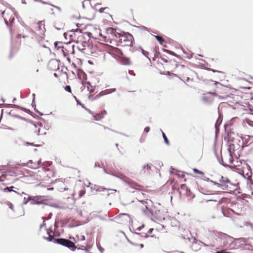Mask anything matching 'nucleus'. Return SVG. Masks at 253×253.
<instances>
[{"mask_svg":"<svg viewBox=\"0 0 253 253\" xmlns=\"http://www.w3.org/2000/svg\"><path fill=\"white\" fill-rule=\"evenodd\" d=\"M118 60L123 65H129L131 64L130 59L126 57L124 54Z\"/></svg>","mask_w":253,"mask_h":253,"instance_id":"obj_17","label":"nucleus"},{"mask_svg":"<svg viewBox=\"0 0 253 253\" xmlns=\"http://www.w3.org/2000/svg\"><path fill=\"white\" fill-rule=\"evenodd\" d=\"M155 38L156 40L160 42L161 44H162L163 42H164L165 40L163 37L159 36H156Z\"/></svg>","mask_w":253,"mask_h":253,"instance_id":"obj_22","label":"nucleus"},{"mask_svg":"<svg viewBox=\"0 0 253 253\" xmlns=\"http://www.w3.org/2000/svg\"><path fill=\"white\" fill-rule=\"evenodd\" d=\"M65 89L66 91L69 92H70L71 93L72 92V90H71V86L70 85H67L65 86Z\"/></svg>","mask_w":253,"mask_h":253,"instance_id":"obj_28","label":"nucleus"},{"mask_svg":"<svg viewBox=\"0 0 253 253\" xmlns=\"http://www.w3.org/2000/svg\"><path fill=\"white\" fill-rule=\"evenodd\" d=\"M192 57V54H190L189 55H188V56H187V58H189V59H190V58H191Z\"/></svg>","mask_w":253,"mask_h":253,"instance_id":"obj_40","label":"nucleus"},{"mask_svg":"<svg viewBox=\"0 0 253 253\" xmlns=\"http://www.w3.org/2000/svg\"><path fill=\"white\" fill-rule=\"evenodd\" d=\"M252 195H253V192H252Z\"/></svg>","mask_w":253,"mask_h":253,"instance_id":"obj_46","label":"nucleus"},{"mask_svg":"<svg viewBox=\"0 0 253 253\" xmlns=\"http://www.w3.org/2000/svg\"><path fill=\"white\" fill-rule=\"evenodd\" d=\"M141 247H143V245L142 244L141 245Z\"/></svg>","mask_w":253,"mask_h":253,"instance_id":"obj_44","label":"nucleus"},{"mask_svg":"<svg viewBox=\"0 0 253 253\" xmlns=\"http://www.w3.org/2000/svg\"><path fill=\"white\" fill-rule=\"evenodd\" d=\"M23 194H24L26 196L24 197L23 204H27L28 202H31V199H32V196L30 197L27 195L26 193H22Z\"/></svg>","mask_w":253,"mask_h":253,"instance_id":"obj_19","label":"nucleus"},{"mask_svg":"<svg viewBox=\"0 0 253 253\" xmlns=\"http://www.w3.org/2000/svg\"><path fill=\"white\" fill-rule=\"evenodd\" d=\"M36 32L39 35H43L45 32V28L44 21H39L35 26Z\"/></svg>","mask_w":253,"mask_h":253,"instance_id":"obj_10","label":"nucleus"},{"mask_svg":"<svg viewBox=\"0 0 253 253\" xmlns=\"http://www.w3.org/2000/svg\"><path fill=\"white\" fill-rule=\"evenodd\" d=\"M245 225L246 226L250 225L252 228H253V225L249 222H246Z\"/></svg>","mask_w":253,"mask_h":253,"instance_id":"obj_37","label":"nucleus"},{"mask_svg":"<svg viewBox=\"0 0 253 253\" xmlns=\"http://www.w3.org/2000/svg\"><path fill=\"white\" fill-rule=\"evenodd\" d=\"M203 185L205 186L206 188L208 187V185L207 183H205L204 184H203Z\"/></svg>","mask_w":253,"mask_h":253,"instance_id":"obj_39","label":"nucleus"},{"mask_svg":"<svg viewBox=\"0 0 253 253\" xmlns=\"http://www.w3.org/2000/svg\"><path fill=\"white\" fill-rule=\"evenodd\" d=\"M129 217L127 214H120L118 216L115 218L116 222L122 224H125L126 223L128 220Z\"/></svg>","mask_w":253,"mask_h":253,"instance_id":"obj_15","label":"nucleus"},{"mask_svg":"<svg viewBox=\"0 0 253 253\" xmlns=\"http://www.w3.org/2000/svg\"><path fill=\"white\" fill-rule=\"evenodd\" d=\"M167 232L164 225L157 222L155 223L153 227L149 229L148 231L150 237L157 239Z\"/></svg>","mask_w":253,"mask_h":253,"instance_id":"obj_4","label":"nucleus"},{"mask_svg":"<svg viewBox=\"0 0 253 253\" xmlns=\"http://www.w3.org/2000/svg\"><path fill=\"white\" fill-rule=\"evenodd\" d=\"M201 190H202V192H205L207 191L205 189H204V188H201Z\"/></svg>","mask_w":253,"mask_h":253,"instance_id":"obj_41","label":"nucleus"},{"mask_svg":"<svg viewBox=\"0 0 253 253\" xmlns=\"http://www.w3.org/2000/svg\"><path fill=\"white\" fill-rule=\"evenodd\" d=\"M144 171L145 172H149L151 170V166L149 165L148 164H146L143 167Z\"/></svg>","mask_w":253,"mask_h":253,"instance_id":"obj_23","label":"nucleus"},{"mask_svg":"<svg viewBox=\"0 0 253 253\" xmlns=\"http://www.w3.org/2000/svg\"><path fill=\"white\" fill-rule=\"evenodd\" d=\"M163 137L164 138V139L165 140V143L167 144V145H169V141L168 139V138L167 137L165 133L164 132H163Z\"/></svg>","mask_w":253,"mask_h":253,"instance_id":"obj_26","label":"nucleus"},{"mask_svg":"<svg viewBox=\"0 0 253 253\" xmlns=\"http://www.w3.org/2000/svg\"><path fill=\"white\" fill-rule=\"evenodd\" d=\"M216 96V93L208 92L203 95L201 99L204 103L211 104L213 101L214 97Z\"/></svg>","mask_w":253,"mask_h":253,"instance_id":"obj_9","label":"nucleus"},{"mask_svg":"<svg viewBox=\"0 0 253 253\" xmlns=\"http://www.w3.org/2000/svg\"><path fill=\"white\" fill-rule=\"evenodd\" d=\"M18 38H20V36L19 35H18Z\"/></svg>","mask_w":253,"mask_h":253,"instance_id":"obj_45","label":"nucleus"},{"mask_svg":"<svg viewBox=\"0 0 253 253\" xmlns=\"http://www.w3.org/2000/svg\"><path fill=\"white\" fill-rule=\"evenodd\" d=\"M108 9V7H102L99 9V12L100 13H102L104 11L105 9Z\"/></svg>","mask_w":253,"mask_h":253,"instance_id":"obj_31","label":"nucleus"},{"mask_svg":"<svg viewBox=\"0 0 253 253\" xmlns=\"http://www.w3.org/2000/svg\"><path fill=\"white\" fill-rule=\"evenodd\" d=\"M54 46L55 48L57 50L61 49L65 56L68 55L69 52H73L74 51L73 46H71L70 45L67 44H66L65 46H63L62 42H55L54 43Z\"/></svg>","mask_w":253,"mask_h":253,"instance_id":"obj_7","label":"nucleus"},{"mask_svg":"<svg viewBox=\"0 0 253 253\" xmlns=\"http://www.w3.org/2000/svg\"><path fill=\"white\" fill-rule=\"evenodd\" d=\"M144 212L147 215L159 220L164 219L167 212L162 207H145Z\"/></svg>","mask_w":253,"mask_h":253,"instance_id":"obj_3","label":"nucleus"},{"mask_svg":"<svg viewBox=\"0 0 253 253\" xmlns=\"http://www.w3.org/2000/svg\"><path fill=\"white\" fill-rule=\"evenodd\" d=\"M107 115V112L106 110H103L101 112L96 113L93 115L94 120L96 121H99L103 119L105 116Z\"/></svg>","mask_w":253,"mask_h":253,"instance_id":"obj_18","label":"nucleus"},{"mask_svg":"<svg viewBox=\"0 0 253 253\" xmlns=\"http://www.w3.org/2000/svg\"><path fill=\"white\" fill-rule=\"evenodd\" d=\"M99 40L110 46L114 45L126 46H131L133 40V36L128 33H119L116 30L109 28L104 34L99 33Z\"/></svg>","mask_w":253,"mask_h":253,"instance_id":"obj_1","label":"nucleus"},{"mask_svg":"<svg viewBox=\"0 0 253 253\" xmlns=\"http://www.w3.org/2000/svg\"><path fill=\"white\" fill-rule=\"evenodd\" d=\"M48 202V199L46 196H32L31 199V202L30 204L32 205H47Z\"/></svg>","mask_w":253,"mask_h":253,"instance_id":"obj_8","label":"nucleus"},{"mask_svg":"<svg viewBox=\"0 0 253 253\" xmlns=\"http://www.w3.org/2000/svg\"><path fill=\"white\" fill-rule=\"evenodd\" d=\"M247 122L249 126L253 127V121H251L250 120H247Z\"/></svg>","mask_w":253,"mask_h":253,"instance_id":"obj_29","label":"nucleus"},{"mask_svg":"<svg viewBox=\"0 0 253 253\" xmlns=\"http://www.w3.org/2000/svg\"><path fill=\"white\" fill-rule=\"evenodd\" d=\"M238 201H240L243 204H246V203L244 202L245 200L243 199L239 198Z\"/></svg>","mask_w":253,"mask_h":253,"instance_id":"obj_34","label":"nucleus"},{"mask_svg":"<svg viewBox=\"0 0 253 253\" xmlns=\"http://www.w3.org/2000/svg\"><path fill=\"white\" fill-rule=\"evenodd\" d=\"M54 75L55 77H56V76H57V74H56V73H54Z\"/></svg>","mask_w":253,"mask_h":253,"instance_id":"obj_43","label":"nucleus"},{"mask_svg":"<svg viewBox=\"0 0 253 253\" xmlns=\"http://www.w3.org/2000/svg\"><path fill=\"white\" fill-rule=\"evenodd\" d=\"M219 183H217V185L219 187H220L222 190H227L228 184H230L229 180L226 178L221 176L220 178Z\"/></svg>","mask_w":253,"mask_h":253,"instance_id":"obj_13","label":"nucleus"},{"mask_svg":"<svg viewBox=\"0 0 253 253\" xmlns=\"http://www.w3.org/2000/svg\"><path fill=\"white\" fill-rule=\"evenodd\" d=\"M79 23H77V24H76V25H77V26L78 27H79Z\"/></svg>","mask_w":253,"mask_h":253,"instance_id":"obj_42","label":"nucleus"},{"mask_svg":"<svg viewBox=\"0 0 253 253\" xmlns=\"http://www.w3.org/2000/svg\"><path fill=\"white\" fill-rule=\"evenodd\" d=\"M72 41L77 43V48L82 53L87 55H93L98 49L96 45L92 44L88 38L86 39L81 30L77 29L70 35Z\"/></svg>","mask_w":253,"mask_h":253,"instance_id":"obj_2","label":"nucleus"},{"mask_svg":"<svg viewBox=\"0 0 253 253\" xmlns=\"http://www.w3.org/2000/svg\"><path fill=\"white\" fill-rule=\"evenodd\" d=\"M96 245L100 251L101 253H103L104 251V249L100 246L99 242H98L97 241H96Z\"/></svg>","mask_w":253,"mask_h":253,"instance_id":"obj_21","label":"nucleus"},{"mask_svg":"<svg viewBox=\"0 0 253 253\" xmlns=\"http://www.w3.org/2000/svg\"><path fill=\"white\" fill-rule=\"evenodd\" d=\"M170 222L171 224H173V226H177V221L175 218H172L170 219Z\"/></svg>","mask_w":253,"mask_h":253,"instance_id":"obj_25","label":"nucleus"},{"mask_svg":"<svg viewBox=\"0 0 253 253\" xmlns=\"http://www.w3.org/2000/svg\"><path fill=\"white\" fill-rule=\"evenodd\" d=\"M193 171L195 173H197V174H200L201 175H204V172H203L202 171H200V170H198L197 169H195V168L193 169Z\"/></svg>","mask_w":253,"mask_h":253,"instance_id":"obj_24","label":"nucleus"},{"mask_svg":"<svg viewBox=\"0 0 253 253\" xmlns=\"http://www.w3.org/2000/svg\"><path fill=\"white\" fill-rule=\"evenodd\" d=\"M150 131V127H146L144 128V131L146 133H148Z\"/></svg>","mask_w":253,"mask_h":253,"instance_id":"obj_33","label":"nucleus"},{"mask_svg":"<svg viewBox=\"0 0 253 253\" xmlns=\"http://www.w3.org/2000/svg\"><path fill=\"white\" fill-rule=\"evenodd\" d=\"M26 144L27 145H32V146H38V145H36V144H35L34 143H28V142H26Z\"/></svg>","mask_w":253,"mask_h":253,"instance_id":"obj_35","label":"nucleus"},{"mask_svg":"<svg viewBox=\"0 0 253 253\" xmlns=\"http://www.w3.org/2000/svg\"><path fill=\"white\" fill-rule=\"evenodd\" d=\"M14 188V187H13V186H11V187H7L6 188H5L4 189V191H8V192L13 191V192H15V191L14 190H12V188Z\"/></svg>","mask_w":253,"mask_h":253,"instance_id":"obj_27","label":"nucleus"},{"mask_svg":"<svg viewBox=\"0 0 253 253\" xmlns=\"http://www.w3.org/2000/svg\"><path fill=\"white\" fill-rule=\"evenodd\" d=\"M85 194V191L84 190H80V192H79V196L80 197H82V196H83L84 194Z\"/></svg>","mask_w":253,"mask_h":253,"instance_id":"obj_30","label":"nucleus"},{"mask_svg":"<svg viewBox=\"0 0 253 253\" xmlns=\"http://www.w3.org/2000/svg\"><path fill=\"white\" fill-rule=\"evenodd\" d=\"M103 191V192H104L106 193V195H109L108 193V190H107L106 189H104Z\"/></svg>","mask_w":253,"mask_h":253,"instance_id":"obj_38","label":"nucleus"},{"mask_svg":"<svg viewBox=\"0 0 253 253\" xmlns=\"http://www.w3.org/2000/svg\"><path fill=\"white\" fill-rule=\"evenodd\" d=\"M242 100H239L241 103L248 104V101L253 99V95L251 92L242 93L240 95Z\"/></svg>","mask_w":253,"mask_h":253,"instance_id":"obj_14","label":"nucleus"},{"mask_svg":"<svg viewBox=\"0 0 253 253\" xmlns=\"http://www.w3.org/2000/svg\"><path fill=\"white\" fill-rule=\"evenodd\" d=\"M14 10L10 8H6L1 12L2 17L5 22V23L8 26H11L13 21L15 20Z\"/></svg>","mask_w":253,"mask_h":253,"instance_id":"obj_5","label":"nucleus"},{"mask_svg":"<svg viewBox=\"0 0 253 253\" xmlns=\"http://www.w3.org/2000/svg\"><path fill=\"white\" fill-rule=\"evenodd\" d=\"M115 46L116 45H114V47L110 46L112 48L111 52L112 54H113L116 58H117V59H118L122 56H123L124 53L120 48H118Z\"/></svg>","mask_w":253,"mask_h":253,"instance_id":"obj_16","label":"nucleus"},{"mask_svg":"<svg viewBox=\"0 0 253 253\" xmlns=\"http://www.w3.org/2000/svg\"><path fill=\"white\" fill-rule=\"evenodd\" d=\"M161 59L164 62H166V63L169 62L170 64H171V65L174 64V65H176V61L174 59L170 60L168 61L166 58H165L164 57H161Z\"/></svg>","mask_w":253,"mask_h":253,"instance_id":"obj_20","label":"nucleus"},{"mask_svg":"<svg viewBox=\"0 0 253 253\" xmlns=\"http://www.w3.org/2000/svg\"><path fill=\"white\" fill-rule=\"evenodd\" d=\"M208 201H214L217 202L216 204L227 205L230 204L231 200L226 198H221L219 196H216L211 199L208 200Z\"/></svg>","mask_w":253,"mask_h":253,"instance_id":"obj_11","label":"nucleus"},{"mask_svg":"<svg viewBox=\"0 0 253 253\" xmlns=\"http://www.w3.org/2000/svg\"><path fill=\"white\" fill-rule=\"evenodd\" d=\"M105 94L104 93V92L103 91H102L99 94H97L95 97H99L100 96H101V95H104Z\"/></svg>","mask_w":253,"mask_h":253,"instance_id":"obj_36","label":"nucleus"},{"mask_svg":"<svg viewBox=\"0 0 253 253\" xmlns=\"http://www.w3.org/2000/svg\"><path fill=\"white\" fill-rule=\"evenodd\" d=\"M142 52L143 54L146 56V57H148L149 52L146 51H144V50H142Z\"/></svg>","mask_w":253,"mask_h":253,"instance_id":"obj_32","label":"nucleus"},{"mask_svg":"<svg viewBox=\"0 0 253 253\" xmlns=\"http://www.w3.org/2000/svg\"><path fill=\"white\" fill-rule=\"evenodd\" d=\"M178 190L180 194L186 195L187 196H189L192 198L194 197V195L188 189L186 184H181Z\"/></svg>","mask_w":253,"mask_h":253,"instance_id":"obj_12","label":"nucleus"},{"mask_svg":"<svg viewBox=\"0 0 253 253\" xmlns=\"http://www.w3.org/2000/svg\"><path fill=\"white\" fill-rule=\"evenodd\" d=\"M176 66L179 75L184 79L189 80V77L188 76L193 72L192 70L184 65L177 66L176 65Z\"/></svg>","mask_w":253,"mask_h":253,"instance_id":"obj_6","label":"nucleus"}]
</instances>
